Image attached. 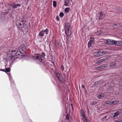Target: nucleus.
<instances>
[{"label":"nucleus","mask_w":122,"mask_h":122,"mask_svg":"<svg viewBox=\"0 0 122 122\" xmlns=\"http://www.w3.org/2000/svg\"><path fill=\"white\" fill-rule=\"evenodd\" d=\"M26 48V46L23 44L19 46L16 52L14 49L11 48L7 54V59L11 62H13L18 58L17 56L20 55L21 54L25 52Z\"/></svg>","instance_id":"nucleus-1"},{"label":"nucleus","mask_w":122,"mask_h":122,"mask_svg":"<svg viewBox=\"0 0 122 122\" xmlns=\"http://www.w3.org/2000/svg\"><path fill=\"white\" fill-rule=\"evenodd\" d=\"M45 54L43 52L42 53L41 55L36 54L33 57V59L37 63L40 64H43V60L45 58Z\"/></svg>","instance_id":"nucleus-2"},{"label":"nucleus","mask_w":122,"mask_h":122,"mask_svg":"<svg viewBox=\"0 0 122 122\" xmlns=\"http://www.w3.org/2000/svg\"><path fill=\"white\" fill-rule=\"evenodd\" d=\"M20 21V22L16 23V25L17 26L19 27V28L20 30L22 28H24V29L26 28V27L27 22L26 21L24 20H19Z\"/></svg>","instance_id":"nucleus-3"},{"label":"nucleus","mask_w":122,"mask_h":122,"mask_svg":"<svg viewBox=\"0 0 122 122\" xmlns=\"http://www.w3.org/2000/svg\"><path fill=\"white\" fill-rule=\"evenodd\" d=\"M106 53V52L104 50H101L98 51L94 52L93 54L95 56L98 57L104 55Z\"/></svg>","instance_id":"nucleus-4"},{"label":"nucleus","mask_w":122,"mask_h":122,"mask_svg":"<svg viewBox=\"0 0 122 122\" xmlns=\"http://www.w3.org/2000/svg\"><path fill=\"white\" fill-rule=\"evenodd\" d=\"M119 102L118 101L114 100L108 101L106 102V104H107V106H109L112 104L115 105L118 104Z\"/></svg>","instance_id":"nucleus-5"},{"label":"nucleus","mask_w":122,"mask_h":122,"mask_svg":"<svg viewBox=\"0 0 122 122\" xmlns=\"http://www.w3.org/2000/svg\"><path fill=\"white\" fill-rule=\"evenodd\" d=\"M111 83H109L108 84H106L105 85V86H108L109 87L108 88V90L110 93L112 92V91L113 90V88L112 85H111Z\"/></svg>","instance_id":"nucleus-6"},{"label":"nucleus","mask_w":122,"mask_h":122,"mask_svg":"<svg viewBox=\"0 0 122 122\" xmlns=\"http://www.w3.org/2000/svg\"><path fill=\"white\" fill-rule=\"evenodd\" d=\"M80 113L81 115L82 116V119L84 121H86L87 120V119L85 116V114L84 111L82 109L81 110Z\"/></svg>","instance_id":"nucleus-7"},{"label":"nucleus","mask_w":122,"mask_h":122,"mask_svg":"<svg viewBox=\"0 0 122 122\" xmlns=\"http://www.w3.org/2000/svg\"><path fill=\"white\" fill-rule=\"evenodd\" d=\"M107 44L108 45H115V40L109 39H108L106 40Z\"/></svg>","instance_id":"nucleus-8"},{"label":"nucleus","mask_w":122,"mask_h":122,"mask_svg":"<svg viewBox=\"0 0 122 122\" xmlns=\"http://www.w3.org/2000/svg\"><path fill=\"white\" fill-rule=\"evenodd\" d=\"M109 66L111 68H117L118 67L117 63L115 62L110 63L109 65Z\"/></svg>","instance_id":"nucleus-9"},{"label":"nucleus","mask_w":122,"mask_h":122,"mask_svg":"<svg viewBox=\"0 0 122 122\" xmlns=\"http://www.w3.org/2000/svg\"><path fill=\"white\" fill-rule=\"evenodd\" d=\"M56 75L58 79L61 82H63L64 79L60 76V74L57 73H56Z\"/></svg>","instance_id":"nucleus-10"},{"label":"nucleus","mask_w":122,"mask_h":122,"mask_svg":"<svg viewBox=\"0 0 122 122\" xmlns=\"http://www.w3.org/2000/svg\"><path fill=\"white\" fill-rule=\"evenodd\" d=\"M121 27L122 28V25H121L120 24L118 23L113 25L112 26V27L111 28L112 29L113 28H120Z\"/></svg>","instance_id":"nucleus-11"},{"label":"nucleus","mask_w":122,"mask_h":122,"mask_svg":"<svg viewBox=\"0 0 122 122\" xmlns=\"http://www.w3.org/2000/svg\"><path fill=\"white\" fill-rule=\"evenodd\" d=\"M65 33L66 35L68 37L70 36L71 35V31L70 30H65Z\"/></svg>","instance_id":"nucleus-12"},{"label":"nucleus","mask_w":122,"mask_h":122,"mask_svg":"<svg viewBox=\"0 0 122 122\" xmlns=\"http://www.w3.org/2000/svg\"><path fill=\"white\" fill-rule=\"evenodd\" d=\"M70 27V24L68 22L66 23L64 26L65 30H69Z\"/></svg>","instance_id":"nucleus-13"},{"label":"nucleus","mask_w":122,"mask_h":122,"mask_svg":"<svg viewBox=\"0 0 122 122\" xmlns=\"http://www.w3.org/2000/svg\"><path fill=\"white\" fill-rule=\"evenodd\" d=\"M115 45L117 46L122 45V41H115Z\"/></svg>","instance_id":"nucleus-14"},{"label":"nucleus","mask_w":122,"mask_h":122,"mask_svg":"<svg viewBox=\"0 0 122 122\" xmlns=\"http://www.w3.org/2000/svg\"><path fill=\"white\" fill-rule=\"evenodd\" d=\"M107 66L105 65H102L101 66H98L96 68L98 69H103L104 67Z\"/></svg>","instance_id":"nucleus-15"},{"label":"nucleus","mask_w":122,"mask_h":122,"mask_svg":"<svg viewBox=\"0 0 122 122\" xmlns=\"http://www.w3.org/2000/svg\"><path fill=\"white\" fill-rule=\"evenodd\" d=\"M120 113V111H118L115 113H114L113 114V117H115L119 115Z\"/></svg>","instance_id":"nucleus-16"},{"label":"nucleus","mask_w":122,"mask_h":122,"mask_svg":"<svg viewBox=\"0 0 122 122\" xmlns=\"http://www.w3.org/2000/svg\"><path fill=\"white\" fill-rule=\"evenodd\" d=\"M105 60V59L104 58H102L100 60H98L96 62V63H100Z\"/></svg>","instance_id":"nucleus-17"},{"label":"nucleus","mask_w":122,"mask_h":122,"mask_svg":"<svg viewBox=\"0 0 122 122\" xmlns=\"http://www.w3.org/2000/svg\"><path fill=\"white\" fill-rule=\"evenodd\" d=\"M44 32H43V30H42L39 33L38 36H39L42 37L44 35Z\"/></svg>","instance_id":"nucleus-18"},{"label":"nucleus","mask_w":122,"mask_h":122,"mask_svg":"<svg viewBox=\"0 0 122 122\" xmlns=\"http://www.w3.org/2000/svg\"><path fill=\"white\" fill-rule=\"evenodd\" d=\"M69 0H64V5L66 6L68 5Z\"/></svg>","instance_id":"nucleus-19"},{"label":"nucleus","mask_w":122,"mask_h":122,"mask_svg":"<svg viewBox=\"0 0 122 122\" xmlns=\"http://www.w3.org/2000/svg\"><path fill=\"white\" fill-rule=\"evenodd\" d=\"M7 74L9 76V79L10 81V82H11L12 81L13 82V81L12 80V77L11 76V74L10 73H8Z\"/></svg>","instance_id":"nucleus-20"},{"label":"nucleus","mask_w":122,"mask_h":122,"mask_svg":"<svg viewBox=\"0 0 122 122\" xmlns=\"http://www.w3.org/2000/svg\"><path fill=\"white\" fill-rule=\"evenodd\" d=\"M104 96V94H102L100 95H98L97 96V97L99 99H100L102 97H103Z\"/></svg>","instance_id":"nucleus-21"},{"label":"nucleus","mask_w":122,"mask_h":122,"mask_svg":"<svg viewBox=\"0 0 122 122\" xmlns=\"http://www.w3.org/2000/svg\"><path fill=\"white\" fill-rule=\"evenodd\" d=\"M53 5L54 7H56V1L54 0L53 1Z\"/></svg>","instance_id":"nucleus-22"},{"label":"nucleus","mask_w":122,"mask_h":122,"mask_svg":"<svg viewBox=\"0 0 122 122\" xmlns=\"http://www.w3.org/2000/svg\"><path fill=\"white\" fill-rule=\"evenodd\" d=\"M93 42L92 41H90L88 42V46L89 47H90L91 46Z\"/></svg>","instance_id":"nucleus-23"},{"label":"nucleus","mask_w":122,"mask_h":122,"mask_svg":"<svg viewBox=\"0 0 122 122\" xmlns=\"http://www.w3.org/2000/svg\"><path fill=\"white\" fill-rule=\"evenodd\" d=\"M48 30L47 29H46L44 30H43L44 32H45V34L46 35H47L48 34Z\"/></svg>","instance_id":"nucleus-24"},{"label":"nucleus","mask_w":122,"mask_h":122,"mask_svg":"<svg viewBox=\"0 0 122 122\" xmlns=\"http://www.w3.org/2000/svg\"><path fill=\"white\" fill-rule=\"evenodd\" d=\"M70 8H66L65 9V11L66 13L68 12L70 10Z\"/></svg>","instance_id":"nucleus-25"},{"label":"nucleus","mask_w":122,"mask_h":122,"mask_svg":"<svg viewBox=\"0 0 122 122\" xmlns=\"http://www.w3.org/2000/svg\"><path fill=\"white\" fill-rule=\"evenodd\" d=\"M11 6L12 7L14 8H17L16 4H15L14 3Z\"/></svg>","instance_id":"nucleus-26"},{"label":"nucleus","mask_w":122,"mask_h":122,"mask_svg":"<svg viewBox=\"0 0 122 122\" xmlns=\"http://www.w3.org/2000/svg\"><path fill=\"white\" fill-rule=\"evenodd\" d=\"M106 40H105L104 41H101V44H107V42H106Z\"/></svg>","instance_id":"nucleus-27"},{"label":"nucleus","mask_w":122,"mask_h":122,"mask_svg":"<svg viewBox=\"0 0 122 122\" xmlns=\"http://www.w3.org/2000/svg\"><path fill=\"white\" fill-rule=\"evenodd\" d=\"M64 15V14L63 13L61 12L60 14V16L61 17H62Z\"/></svg>","instance_id":"nucleus-28"},{"label":"nucleus","mask_w":122,"mask_h":122,"mask_svg":"<svg viewBox=\"0 0 122 122\" xmlns=\"http://www.w3.org/2000/svg\"><path fill=\"white\" fill-rule=\"evenodd\" d=\"M97 103V102L96 101L92 102L91 103V104L92 105H95Z\"/></svg>","instance_id":"nucleus-29"},{"label":"nucleus","mask_w":122,"mask_h":122,"mask_svg":"<svg viewBox=\"0 0 122 122\" xmlns=\"http://www.w3.org/2000/svg\"><path fill=\"white\" fill-rule=\"evenodd\" d=\"M115 122H122V120L121 119H119L115 121Z\"/></svg>","instance_id":"nucleus-30"},{"label":"nucleus","mask_w":122,"mask_h":122,"mask_svg":"<svg viewBox=\"0 0 122 122\" xmlns=\"http://www.w3.org/2000/svg\"><path fill=\"white\" fill-rule=\"evenodd\" d=\"M6 70L7 72H9L10 70V69L9 68H6Z\"/></svg>","instance_id":"nucleus-31"},{"label":"nucleus","mask_w":122,"mask_h":122,"mask_svg":"<svg viewBox=\"0 0 122 122\" xmlns=\"http://www.w3.org/2000/svg\"><path fill=\"white\" fill-rule=\"evenodd\" d=\"M100 17H99V19H100L101 18V16H102L103 15V13L102 12L100 13Z\"/></svg>","instance_id":"nucleus-32"},{"label":"nucleus","mask_w":122,"mask_h":122,"mask_svg":"<svg viewBox=\"0 0 122 122\" xmlns=\"http://www.w3.org/2000/svg\"><path fill=\"white\" fill-rule=\"evenodd\" d=\"M94 38H92V37H91L90 38V41H92V42H93V41H94Z\"/></svg>","instance_id":"nucleus-33"},{"label":"nucleus","mask_w":122,"mask_h":122,"mask_svg":"<svg viewBox=\"0 0 122 122\" xmlns=\"http://www.w3.org/2000/svg\"><path fill=\"white\" fill-rule=\"evenodd\" d=\"M61 68L62 70H64V67L62 65L61 66Z\"/></svg>","instance_id":"nucleus-34"},{"label":"nucleus","mask_w":122,"mask_h":122,"mask_svg":"<svg viewBox=\"0 0 122 122\" xmlns=\"http://www.w3.org/2000/svg\"><path fill=\"white\" fill-rule=\"evenodd\" d=\"M107 117V116H105L102 119V120L103 121Z\"/></svg>","instance_id":"nucleus-35"},{"label":"nucleus","mask_w":122,"mask_h":122,"mask_svg":"<svg viewBox=\"0 0 122 122\" xmlns=\"http://www.w3.org/2000/svg\"><path fill=\"white\" fill-rule=\"evenodd\" d=\"M56 19L58 21H59L60 20L59 17V16H57L56 17Z\"/></svg>","instance_id":"nucleus-36"},{"label":"nucleus","mask_w":122,"mask_h":122,"mask_svg":"<svg viewBox=\"0 0 122 122\" xmlns=\"http://www.w3.org/2000/svg\"><path fill=\"white\" fill-rule=\"evenodd\" d=\"M16 7H17V6H20V4H16Z\"/></svg>","instance_id":"nucleus-37"},{"label":"nucleus","mask_w":122,"mask_h":122,"mask_svg":"<svg viewBox=\"0 0 122 122\" xmlns=\"http://www.w3.org/2000/svg\"><path fill=\"white\" fill-rule=\"evenodd\" d=\"M66 119L67 120H68L69 119V117L67 115L66 116Z\"/></svg>","instance_id":"nucleus-38"},{"label":"nucleus","mask_w":122,"mask_h":122,"mask_svg":"<svg viewBox=\"0 0 122 122\" xmlns=\"http://www.w3.org/2000/svg\"><path fill=\"white\" fill-rule=\"evenodd\" d=\"M82 87L84 89H85V86L84 85L82 86Z\"/></svg>","instance_id":"nucleus-39"},{"label":"nucleus","mask_w":122,"mask_h":122,"mask_svg":"<svg viewBox=\"0 0 122 122\" xmlns=\"http://www.w3.org/2000/svg\"><path fill=\"white\" fill-rule=\"evenodd\" d=\"M3 71H5V70H2Z\"/></svg>","instance_id":"nucleus-40"}]
</instances>
